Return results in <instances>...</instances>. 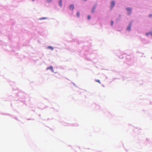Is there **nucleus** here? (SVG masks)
<instances>
[{
  "mask_svg": "<svg viewBox=\"0 0 152 152\" xmlns=\"http://www.w3.org/2000/svg\"><path fill=\"white\" fill-rule=\"evenodd\" d=\"M126 10L128 11V14L129 15H130L131 12L132 8H126Z\"/></svg>",
  "mask_w": 152,
  "mask_h": 152,
  "instance_id": "obj_1",
  "label": "nucleus"
},
{
  "mask_svg": "<svg viewBox=\"0 0 152 152\" xmlns=\"http://www.w3.org/2000/svg\"><path fill=\"white\" fill-rule=\"evenodd\" d=\"M132 23H129V25L127 28V29H126L127 30H128L129 31H130V30L131 29V26H132Z\"/></svg>",
  "mask_w": 152,
  "mask_h": 152,
  "instance_id": "obj_2",
  "label": "nucleus"
},
{
  "mask_svg": "<svg viewBox=\"0 0 152 152\" xmlns=\"http://www.w3.org/2000/svg\"><path fill=\"white\" fill-rule=\"evenodd\" d=\"M69 9L72 10H74V5H73V4H72V5H71L69 6Z\"/></svg>",
  "mask_w": 152,
  "mask_h": 152,
  "instance_id": "obj_3",
  "label": "nucleus"
},
{
  "mask_svg": "<svg viewBox=\"0 0 152 152\" xmlns=\"http://www.w3.org/2000/svg\"><path fill=\"white\" fill-rule=\"evenodd\" d=\"M49 69H50L52 72H53V67L52 66H50L48 67H47V70H48Z\"/></svg>",
  "mask_w": 152,
  "mask_h": 152,
  "instance_id": "obj_4",
  "label": "nucleus"
},
{
  "mask_svg": "<svg viewBox=\"0 0 152 152\" xmlns=\"http://www.w3.org/2000/svg\"><path fill=\"white\" fill-rule=\"evenodd\" d=\"M115 2L114 1H111V7L112 8L115 6Z\"/></svg>",
  "mask_w": 152,
  "mask_h": 152,
  "instance_id": "obj_5",
  "label": "nucleus"
},
{
  "mask_svg": "<svg viewBox=\"0 0 152 152\" xmlns=\"http://www.w3.org/2000/svg\"><path fill=\"white\" fill-rule=\"evenodd\" d=\"M62 0H60L59 1V5L61 7L62 6Z\"/></svg>",
  "mask_w": 152,
  "mask_h": 152,
  "instance_id": "obj_6",
  "label": "nucleus"
},
{
  "mask_svg": "<svg viewBox=\"0 0 152 152\" xmlns=\"http://www.w3.org/2000/svg\"><path fill=\"white\" fill-rule=\"evenodd\" d=\"M48 48L51 49L52 50H53V48L51 46H49Z\"/></svg>",
  "mask_w": 152,
  "mask_h": 152,
  "instance_id": "obj_7",
  "label": "nucleus"
},
{
  "mask_svg": "<svg viewBox=\"0 0 152 152\" xmlns=\"http://www.w3.org/2000/svg\"><path fill=\"white\" fill-rule=\"evenodd\" d=\"M95 7H94L93 8L92 10V12L93 13H94L95 11Z\"/></svg>",
  "mask_w": 152,
  "mask_h": 152,
  "instance_id": "obj_8",
  "label": "nucleus"
},
{
  "mask_svg": "<svg viewBox=\"0 0 152 152\" xmlns=\"http://www.w3.org/2000/svg\"><path fill=\"white\" fill-rule=\"evenodd\" d=\"M77 16L78 17H79L80 16V12H78L77 13Z\"/></svg>",
  "mask_w": 152,
  "mask_h": 152,
  "instance_id": "obj_9",
  "label": "nucleus"
},
{
  "mask_svg": "<svg viewBox=\"0 0 152 152\" xmlns=\"http://www.w3.org/2000/svg\"><path fill=\"white\" fill-rule=\"evenodd\" d=\"M96 82H98L99 83L101 84V83L100 81L98 80H96Z\"/></svg>",
  "mask_w": 152,
  "mask_h": 152,
  "instance_id": "obj_10",
  "label": "nucleus"
},
{
  "mask_svg": "<svg viewBox=\"0 0 152 152\" xmlns=\"http://www.w3.org/2000/svg\"><path fill=\"white\" fill-rule=\"evenodd\" d=\"M52 0H47V1L48 3L52 1Z\"/></svg>",
  "mask_w": 152,
  "mask_h": 152,
  "instance_id": "obj_11",
  "label": "nucleus"
},
{
  "mask_svg": "<svg viewBox=\"0 0 152 152\" xmlns=\"http://www.w3.org/2000/svg\"><path fill=\"white\" fill-rule=\"evenodd\" d=\"M113 21H111V25L112 26L113 25Z\"/></svg>",
  "mask_w": 152,
  "mask_h": 152,
  "instance_id": "obj_12",
  "label": "nucleus"
},
{
  "mask_svg": "<svg viewBox=\"0 0 152 152\" xmlns=\"http://www.w3.org/2000/svg\"><path fill=\"white\" fill-rule=\"evenodd\" d=\"M88 19H90L91 18V16L90 15H88Z\"/></svg>",
  "mask_w": 152,
  "mask_h": 152,
  "instance_id": "obj_13",
  "label": "nucleus"
},
{
  "mask_svg": "<svg viewBox=\"0 0 152 152\" xmlns=\"http://www.w3.org/2000/svg\"><path fill=\"white\" fill-rule=\"evenodd\" d=\"M149 17H152V15L151 14L149 15Z\"/></svg>",
  "mask_w": 152,
  "mask_h": 152,
  "instance_id": "obj_14",
  "label": "nucleus"
},
{
  "mask_svg": "<svg viewBox=\"0 0 152 152\" xmlns=\"http://www.w3.org/2000/svg\"><path fill=\"white\" fill-rule=\"evenodd\" d=\"M149 34H151V36H152V32H150Z\"/></svg>",
  "mask_w": 152,
  "mask_h": 152,
  "instance_id": "obj_15",
  "label": "nucleus"
},
{
  "mask_svg": "<svg viewBox=\"0 0 152 152\" xmlns=\"http://www.w3.org/2000/svg\"><path fill=\"white\" fill-rule=\"evenodd\" d=\"M149 33H147L146 35H148Z\"/></svg>",
  "mask_w": 152,
  "mask_h": 152,
  "instance_id": "obj_16",
  "label": "nucleus"
},
{
  "mask_svg": "<svg viewBox=\"0 0 152 152\" xmlns=\"http://www.w3.org/2000/svg\"><path fill=\"white\" fill-rule=\"evenodd\" d=\"M42 19H45V18H42Z\"/></svg>",
  "mask_w": 152,
  "mask_h": 152,
  "instance_id": "obj_17",
  "label": "nucleus"
},
{
  "mask_svg": "<svg viewBox=\"0 0 152 152\" xmlns=\"http://www.w3.org/2000/svg\"><path fill=\"white\" fill-rule=\"evenodd\" d=\"M33 1H34V0H32Z\"/></svg>",
  "mask_w": 152,
  "mask_h": 152,
  "instance_id": "obj_18",
  "label": "nucleus"
}]
</instances>
